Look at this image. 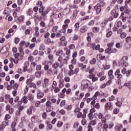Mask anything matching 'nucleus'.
I'll use <instances>...</instances> for the list:
<instances>
[{"instance_id":"obj_1","label":"nucleus","mask_w":131,"mask_h":131,"mask_svg":"<svg viewBox=\"0 0 131 131\" xmlns=\"http://www.w3.org/2000/svg\"><path fill=\"white\" fill-rule=\"evenodd\" d=\"M91 82L89 80H83L81 82V89L82 91H85L90 86Z\"/></svg>"},{"instance_id":"obj_2","label":"nucleus","mask_w":131,"mask_h":131,"mask_svg":"<svg viewBox=\"0 0 131 131\" xmlns=\"http://www.w3.org/2000/svg\"><path fill=\"white\" fill-rule=\"evenodd\" d=\"M102 5L99 3L97 4L96 6L94 7V11L96 12V15H99L102 11Z\"/></svg>"},{"instance_id":"obj_3","label":"nucleus","mask_w":131,"mask_h":131,"mask_svg":"<svg viewBox=\"0 0 131 131\" xmlns=\"http://www.w3.org/2000/svg\"><path fill=\"white\" fill-rule=\"evenodd\" d=\"M46 106L47 107V112H50V111H52V110L54 109V107L52 106V102H51L50 100L47 101Z\"/></svg>"},{"instance_id":"obj_4","label":"nucleus","mask_w":131,"mask_h":131,"mask_svg":"<svg viewBox=\"0 0 131 131\" xmlns=\"http://www.w3.org/2000/svg\"><path fill=\"white\" fill-rule=\"evenodd\" d=\"M24 55V52L22 53H17L14 55V58L18 61V60H22L23 59V56Z\"/></svg>"},{"instance_id":"obj_5","label":"nucleus","mask_w":131,"mask_h":131,"mask_svg":"<svg viewBox=\"0 0 131 131\" xmlns=\"http://www.w3.org/2000/svg\"><path fill=\"white\" fill-rule=\"evenodd\" d=\"M98 118L99 119H101L102 123H106V118L104 117V115L100 113L98 114Z\"/></svg>"},{"instance_id":"obj_6","label":"nucleus","mask_w":131,"mask_h":131,"mask_svg":"<svg viewBox=\"0 0 131 131\" xmlns=\"http://www.w3.org/2000/svg\"><path fill=\"white\" fill-rule=\"evenodd\" d=\"M127 60H128V58L126 56H123L121 60V63L123 64V66L124 67H126V62H127Z\"/></svg>"},{"instance_id":"obj_7","label":"nucleus","mask_w":131,"mask_h":131,"mask_svg":"<svg viewBox=\"0 0 131 131\" xmlns=\"http://www.w3.org/2000/svg\"><path fill=\"white\" fill-rule=\"evenodd\" d=\"M36 93L37 99H41V98L45 96V93H43V92H41L40 90L39 89L36 91Z\"/></svg>"},{"instance_id":"obj_8","label":"nucleus","mask_w":131,"mask_h":131,"mask_svg":"<svg viewBox=\"0 0 131 131\" xmlns=\"http://www.w3.org/2000/svg\"><path fill=\"white\" fill-rule=\"evenodd\" d=\"M6 111H9V114H13L14 113V108H11V105L8 104L6 107Z\"/></svg>"},{"instance_id":"obj_9","label":"nucleus","mask_w":131,"mask_h":131,"mask_svg":"<svg viewBox=\"0 0 131 131\" xmlns=\"http://www.w3.org/2000/svg\"><path fill=\"white\" fill-rule=\"evenodd\" d=\"M115 76H116L117 78H122V75L120 74V70L117 69L114 73Z\"/></svg>"},{"instance_id":"obj_10","label":"nucleus","mask_w":131,"mask_h":131,"mask_svg":"<svg viewBox=\"0 0 131 131\" xmlns=\"http://www.w3.org/2000/svg\"><path fill=\"white\" fill-rule=\"evenodd\" d=\"M117 50L116 49H114V50H112L111 48H108L105 50V53L106 54H108V55H110L111 53H116V51Z\"/></svg>"},{"instance_id":"obj_11","label":"nucleus","mask_w":131,"mask_h":131,"mask_svg":"<svg viewBox=\"0 0 131 131\" xmlns=\"http://www.w3.org/2000/svg\"><path fill=\"white\" fill-rule=\"evenodd\" d=\"M72 7H73V6L71 4H68L67 5V8L64 10V12H67L66 13L67 15L69 14V12L71 11L70 9H71Z\"/></svg>"},{"instance_id":"obj_12","label":"nucleus","mask_w":131,"mask_h":131,"mask_svg":"<svg viewBox=\"0 0 131 131\" xmlns=\"http://www.w3.org/2000/svg\"><path fill=\"white\" fill-rule=\"evenodd\" d=\"M49 83H50V79L46 78H44L42 86H49V85H50Z\"/></svg>"},{"instance_id":"obj_13","label":"nucleus","mask_w":131,"mask_h":131,"mask_svg":"<svg viewBox=\"0 0 131 131\" xmlns=\"http://www.w3.org/2000/svg\"><path fill=\"white\" fill-rule=\"evenodd\" d=\"M105 107L106 108V109H108V110L111 111L113 109V105L111 102H107L106 103Z\"/></svg>"},{"instance_id":"obj_14","label":"nucleus","mask_w":131,"mask_h":131,"mask_svg":"<svg viewBox=\"0 0 131 131\" xmlns=\"http://www.w3.org/2000/svg\"><path fill=\"white\" fill-rule=\"evenodd\" d=\"M87 47H91L92 50H95V47H96V43L89 41L87 43Z\"/></svg>"},{"instance_id":"obj_15","label":"nucleus","mask_w":131,"mask_h":131,"mask_svg":"<svg viewBox=\"0 0 131 131\" xmlns=\"http://www.w3.org/2000/svg\"><path fill=\"white\" fill-rule=\"evenodd\" d=\"M122 128H123L122 125L120 124H118L115 127V131H121V129H122Z\"/></svg>"},{"instance_id":"obj_16","label":"nucleus","mask_w":131,"mask_h":131,"mask_svg":"<svg viewBox=\"0 0 131 131\" xmlns=\"http://www.w3.org/2000/svg\"><path fill=\"white\" fill-rule=\"evenodd\" d=\"M28 67H29V62L28 61H26L25 62V67H24V69L23 70V72L27 71Z\"/></svg>"},{"instance_id":"obj_17","label":"nucleus","mask_w":131,"mask_h":131,"mask_svg":"<svg viewBox=\"0 0 131 131\" xmlns=\"http://www.w3.org/2000/svg\"><path fill=\"white\" fill-rule=\"evenodd\" d=\"M108 75L110 79H113L114 76L113 75V70H110L108 72Z\"/></svg>"},{"instance_id":"obj_18","label":"nucleus","mask_w":131,"mask_h":131,"mask_svg":"<svg viewBox=\"0 0 131 131\" xmlns=\"http://www.w3.org/2000/svg\"><path fill=\"white\" fill-rule=\"evenodd\" d=\"M111 14L114 18H117V17H118V12H116L115 10L112 11Z\"/></svg>"},{"instance_id":"obj_19","label":"nucleus","mask_w":131,"mask_h":131,"mask_svg":"<svg viewBox=\"0 0 131 131\" xmlns=\"http://www.w3.org/2000/svg\"><path fill=\"white\" fill-rule=\"evenodd\" d=\"M39 119V117L38 116H33L31 118V120L33 122H37Z\"/></svg>"},{"instance_id":"obj_20","label":"nucleus","mask_w":131,"mask_h":131,"mask_svg":"<svg viewBox=\"0 0 131 131\" xmlns=\"http://www.w3.org/2000/svg\"><path fill=\"white\" fill-rule=\"evenodd\" d=\"M87 30L88 27H86L85 26H84L81 29H80V32H81V33H84L86 32Z\"/></svg>"},{"instance_id":"obj_21","label":"nucleus","mask_w":131,"mask_h":131,"mask_svg":"<svg viewBox=\"0 0 131 131\" xmlns=\"http://www.w3.org/2000/svg\"><path fill=\"white\" fill-rule=\"evenodd\" d=\"M43 10L41 11H40V9H39V13H41V16H42L43 17H45V16H46L48 14H49V10H46L45 11H43Z\"/></svg>"},{"instance_id":"obj_22","label":"nucleus","mask_w":131,"mask_h":131,"mask_svg":"<svg viewBox=\"0 0 131 131\" xmlns=\"http://www.w3.org/2000/svg\"><path fill=\"white\" fill-rule=\"evenodd\" d=\"M28 97L26 96H24L21 98V101L24 104H27L28 103Z\"/></svg>"},{"instance_id":"obj_23","label":"nucleus","mask_w":131,"mask_h":131,"mask_svg":"<svg viewBox=\"0 0 131 131\" xmlns=\"http://www.w3.org/2000/svg\"><path fill=\"white\" fill-rule=\"evenodd\" d=\"M53 128V125L50 123V122H47V126L46 129L47 130H51Z\"/></svg>"},{"instance_id":"obj_24","label":"nucleus","mask_w":131,"mask_h":131,"mask_svg":"<svg viewBox=\"0 0 131 131\" xmlns=\"http://www.w3.org/2000/svg\"><path fill=\"white\" fill-rule=\"evenodd\" d=\"M70 50L68 49H66V54L67 55V59H69V56L70 55Z\"/></svg>"},{"instance_id":"obj_25","label":"nucleus","mask_w":131,"mask_h":131,"mask_svg":"<svg viewBox=\"0 0 131 131\" xmlns=\"http://www.w3.org/2000/svg\"><path fill=\"white\" fill-rule=\"evenodd\" d=\"M48 86H42L43 92L45 93H49L50 89H49Z\"/></svg>"},{"instance_id":"obj_26","label":"nucleus","mask_w":131,"mask_h":131,"mask_svg":"<svg viewBox=\"0 0 131 131\" xmlns=\"http://www.w3.org/2000/svg\"><path fill=\"white\" fill-rule=\"evenodd\" d=\"M27 97L29 100V101H33V100L34 99V96L32 94H30L29 95H28V96H27Z\"/></svg>"},{"instance_id":"obj_27","label":"nucleus","mask_w":131,"mask_h":131,"mask_svg":"<svg viewBox=\"0 0 131 131\" xmlns=\"http://www.w3.org/2000/svg\"><path fill=\"white\" fill-rule=\"evenodd\" d=\"M75 31L77 32L79 30V23H77L75 24Z\"/></svg>"},{"instance_id":"obj_28","label":"nucleus","mask_w":131,"mask_h":131,"mask_svg":"<svg viewBox=\"0 0 131 131\" xmlns=\"http://www.w3.org/2000/svg\"><path fill=\"white\" fill-rule=\"evenodd\" d=\"M9 60H10V62H11V63H15V64H18V59L15 60V59H14L12 57H10L9 58Z\"/></svg>"},{"instance_id":"obj_29","label":"nucleus","mask_w":131,"mask_h":131,"mask_svg":"<svg viewBox=\"0 0 131 131\" xmlns=\"http://www.w3.org/2000/svg\"><path fill=\"white\" fill-rule=\"evenodd\" d=\"M98 96H100V93L99 92V91H97L95 93L94 96L93 97V99L94 100H97Z\"/></svg>"},{"instance_id":"obj_30","label":"nucleus","mask_w":131,"mask_h":131,"mask_svg":"<svg viewBox=\"0 0 131 131\" xmlns=\"http://www.w3.org/2000/svg\"><path fill=\"white\" fill-rule=\"evenodd\" d=\"M90 63L91 64V65H94V64L97 63V59H96L95 58H93L91 60H90Z\"/></svg>"},{"instance_id":"obj_31","label":"nucleus","mask_w":131,"mask_h":131,"mask_svg":"<svg viewBox=\"0 0 131 131\" xmlns=\"http://www.w3.org/2000/svg\"><path fill=\"white\" fill-rule=\"evenodd\" d=\"M58 82H59V88H60V89H62V88L64 87V84L62 81V79L59 80L58 81Z\"/></svg>"},{"instance_id":"obj_32","label":"nucleus","mask_w":131,"mask_h":131,"mask_svg":"<svg viewBox=\"0 0 131 131\" xmlns=\"http://www.w3.org/2000/svg\"><path fill=\"white\" fill-rule=\"evenodd\" d=\"M78 66L82 68V69H85V68H86V65H83V63H79Z\"/></svg>"},{"instance_id":"obj_33","label":"nucleus","mask_w":131,"mask_h":131,"mask_svg":"<svg viewBox=\"0 0 131 131\" xmlns=\"http://www.w3.org/2000/svg\"><path fill=\"white\" fill-rule=\"evenodd\" d=\"M51 18H52V19H57V18H58V14L53 12L52 15L51 16Z\"/></svg>"},{"instance_id":"obj_34","label":"nucleus","mask_w":131,"mask_h":131,"mask_svg":"<svg viewBox=\"0 0 131 131\" xmlns=\"http://www.w3.org/2000/svg\"><path fill=\"white\" fill-rule=\"evenodd\" d=\"M35 75L36 77L39 78L40 77V75H41V72L38 71L35 73Z\"/></svg>"},{"instance_id":"obj_35","label":"nucleus","mask_w":131,"mask_h":131,"mask_svg":"<svg viewBox=\"0 0 131 131\" xmlns=\"http://www.w3.org/2000/svg\"><path fill=\"white\" fill-rule=\"evenodd\" d=\"M107 23H108V20L107 19L104 20L101 24V27H105Z\"/></svg>"},{"instance_id":"obj_36","label":"nucleus","mask_w":131,"mask_h":131,"mask_svg":"<svg viewBox=\"0 0 131 131\" xmlns=\"http://www.w3.org/2000/svg\"><path fill=\"white\" fill-rule=\"evenodd\" d=\"M56 56H61V55H63V50H58L56 52Z\"/></svg>"},{"instance_id":"obj_37","label":"nucleus","mask_w":131,"mask_h":131,"mask_svg":"<svg viewBox=\"0 0 131 131\" xmlns=\"http://www.w3.org/2000/svg\"><path fill=\"white\" fill-rule=\"evenodd\" d=\"M96 120H92L90 122L89 125H90V126H92V125H96Z\"/></svg>"},{"instance_id":"obj_38","label":"nucleus","mask_w":131,"mask_h":131,"mask_svg":"<svg viewBox=\"0 0 131 131\" xmlns=\"http://www.w3.org/2000/svg\"><path fill=\"white\" fill-rule=\"evenodd\" d=\"M86 112H88V108H85L83 110L84 115H82V118H85L86 116Z\"/></svg>"},{"instance_id":"obj_39","label":"nucleus","mask_w":131,"mask_h":131,"mask_svg":"<svg viewBox=\"0 0 131 131\" xmlns=\"http://www.w3.org/2000/svg\"><path fill=\"white\" fill-rule=\"evenodd\" d=\"M42 66L40 64H37L36 68V71H40L41 70Z\"/></svg>"},{"instance_id":"obj_40","label":"nucleus","mask_w":131,"mask_h":131,"mask_svg":"<svg viewBox=\"0 0 131 131\" xmlns=\"http://www.w3.org/2000/svg\"><path fill=\"white\" fill-rule=\"evenodd\" d=\"M57 127H62L63 126V122L58 121L57 124Z\"/></svg>"},{"instance_id":"obj_41","label":"nucleus","mask_w":131,"mask_h":131,"mask_svg":"<svg viewBox=\"0 0 131 131\" xmlns=\"http://www.w3.org/2000/svg\"><path fill=\"white\" fill-rule=\"evenodd\" d=\"M93 32H95V33H97V32H99L100 31V29L98 27H94L93 29Z\"/></svg>"},{"instance_id":"obj_42","label":"nucleus","mask_w":131,"mask_h":131,"mask_svg":"<svg viewBox=\"0 0 131 131\" xmlns=\"http://www.w3.org/2000/svg\"><path fill=\"white\" fill-rule=\"evenodd\" d=\"M53 68L57 69L59 67V62H56L52 66Z\"/></svg>"},{"instance_id":"obj_43","label":"nucleus","mask_w":131,"mask_h":131,"mask_svg":"<svg viewBox=\"0 0 131 131\" xmlns=\"http://www.w3.org/2000/svg\"><path fill=\"white\" fill-rule=\"evenodd\" d=\"M34 35L35 36H36V37H38L39 36V32H38V28H37V30L34 33Z\"/></svg>"},{"instance_id":"obj_44","label":"nucleus","mask_w":131,"mask_h":131,"mask_svg":"<svg viewBox=\"0 0 131 131\" xmlns=\"http://www.w3.org/2000/svg\"><path fill=\"white\" fill-rule=\"evenodd\" d=\"M16 125H17V123H16V122L15 121L13 122L11 124V128H15V127H16Z\"/></svg>"},{"instance_id":"obj_45","label":"nucleus","mask_w":131,"mask_h":131,"mask_svg":"<svg viewBox=\"0 0 131 131\" xmlns=\"http://www.w3.org/2000/svg\"><path fill=\"white\" fill-rule=\"evenodd\" d=\"M68 74L69 76H72V75L73 74H74V70H70L68 72Z\"/></svg>"},{"instance_id":"obj_46","label":"nucleus","mask_w":131,"mask_h":131,"mask_svg":"<svg viewBox=\"0 0 131 131\" xmlns=\"http://www.w3.org/2000/svg\"><path fill=\"white\" fill-rule=\"evenodd\" d=\"M58 85V83L56 81H54L52 83V89H55Z\"/></svg>"},{"instance_id":"obj_47","label":"nucleus","mask_w":131,"mask_h":131,"mask_svg":"<svg viewBox=\"0 0 131 131\" xmlns=\"http://www.w3.org/2000/svg\"><path fill=\"white\" fill-rule=\"evenodd\" d=\"M32 82V79H27L26 83L28 85H30V84Z\"/></svg>"},{"instance_id":"obj_48","label":"nucleus","mask_w":131,"mask_h":131,"mask_svg":"<svg viewBox=\"0 0 131 131\" xmlns=\"http://www.w3.org/2000/svg\"><path fill=\"white\" fill-rule=\"evenodd\" d=\"M38 4L40 7V8H42V10H45V7H43V6H42V2H41V1H38Z\"/></svg>"},{"instance_id":"obj_49","label":"nucleus","mask_w":131,"mask_h":131,"mask_svg":"<svg viewBox=\"0 0 131 131\" xmlns=\"http://www.w3.org/2000/svg\"><path fill=\"white\" fill-rule=\"evenodd\" d=\"M53 89L54 90V93H59V92H60V89L58 87H54Z\"/></svg>"},{"instance_id":"obj_50","label":"nucleus","mask_w":131,"mask_h":131,"mask_svg":"<svg viewBox=\"0 0 131 131\" xmlns=\"http://www.w3.org/2000/svg\"><path fill=\"white\" fill-rule=\"evenodd\" d=\"M77 16V11H74L73 16V20H74Z\"/></svg>"},{"instance_id":"obj_51","label":"nucleus","mask_w":131,"mask_h":131,"mask_svg":"<svg viewBox=\"0 0 131 131\" xmlns=\"http://www.w3.org/2000/svg\"><path fill=\"white\" fill-rule=\"evenodd\" d=\"M116 47L117 48V49H121L122 48V46L120 45V43L119 42L116 43Z\"/></svg>"},{"instance_id":"obj_52","label":"nucleus","mask_w":131,"mask_h":131,"mask_svg":"<svg viewBox=\"0 0 131 131\" xmlns=\"http://www.w3.org/2000/svg\"><path fill=\"white\" fill-rule=\"evenodd\" d=\"M64 80L66 82H70V78L69 77H65L64 78Z\"/></svg>"},{"instance_id":"obj_53","label":"nucleus","mask_w":131,"mask_h":131,"mask_svg":"<svg viewBox=\"0 0 131 131\" xmlns=\"http://www.w3.org/2000/svg\"><path fill=\"white\" fill-rule=\"evenodd\" d=\"M40 101H37L35 104V107H39L40 106Z\"/></svg>"},{"instance_id":"obj_54","label":"nucleus","mask_w":131,"mask_h":131,"mask_svg":"<svg viewBox=\"0 0 131 131\" xmlns=\"http://www.w3.org/2000/svg\"><path fill=\"white\" fill-rule=\"evenodd\" d=\"M11 118V115H10L9 114H6L5 117V119L6 120H8L9 119H10Z\"/></svg>"},{"instance_id":"obj_55","label":"nucleus","mask_w":131,"mask_h":131,"mask_svg":"<svg viewBox=\"0 0 131 131\" xmlns=\"http://www.w3.org/2000/svg\"><path fill=\"white\" fill-rule=\"evenodd\" d=\"M58 28H59V27H58V26L53 27V29H52L53 32H56Z\"/></svg>"},{"instance_id":"obj_56","label":"nucleus","mask_w":131,"mask_h":131,"mask_svg":"<svg viewBox=\"0 0 131 131\" xmlns=\"http://www.w3.org/2000/svg\"><path fill=\"white\" fill-rule=\"evenodd\" d=\"M97 56L101 59V60H104L105 59V56H102V54H98Z\"/></svg>"},{"instance_id":"obj_57","label":"nucleus","mask_w":131,"mask_h":131,"mask_svg":"<svg viewBox=\"0 0 131 131\" xmlns=\"http://www.w3.org/2000/svg\"><path fill=\"white\" fill-rule=\"evenodd\" d=\"M60 45L61 46H63L64 47L65 46H67V42H66V41H61Z\"/></svg>"},{"instance_id":"obj_58","label":"nucleus","mask_w":131,"mask_h":131,"mask_svg":"<svg viewBox=\"0 0 131 131\" xmlns=\"http://www.w3.org/2000/svg\"><path fill=\"white\" fill-rule=\"evenodd\" d=\"M126 36V34L125 33H122L120 35L121 38H125Z\"/></svg>"},{"instance_id":"obj_59","label":"nucleus","mask_w":131,"mask_h":131,"mask_svg":"<svg viewBox=\"0 0 131 131\" xmlns=\"http://www.w3.org/2000/svg\"><path fill=\"white\" fill-rule=\"evenodd\" d=\"M27 114L30 115L32 113V110H31V107H30L29 109L27 110Z\"/></svg>"},{"instance_id":"obj_60","label":"nucleus","mask_w":131,"mask_h":131,"mask_svg":"<svg viewBox=\"0 0 131 131\" xmlns=\"http://www.w3.org/2000/svg\"><path fill=\"white\" fill-rule=\"evenodd\" d=\"M88 118H89V119L90 120H92L93 119V114H92L91 113L88 114Z\"/></svg>"},{"instance_id":"obj_61","label":"nucleus","mask_w":131,"mask_h":131,"mask_svg":"<svg viewBox=\"0 0 131 131\" xmlns=\"http://www.w3.org/2000/svg\"><path fill=\"white\" fill-rule=\"evenodd\" d=\"M130 73H131L130 70H128V71H127L125 73L126 76H127V77L129 76V75H130Z\"/></svg>"},{"instance_id":"obj_62","label":"nucleus","mask_w":131,"mask_h":131,"mask_svg":"<svg viewBox=\"0 0 131 131\" xmlns=\"http://www.w3.org/2000/svg\"><path fill=\"white\" fill-rule=\"evenodd\" d=\"M45 53L47 54H51V49L47 48L45 51Z\"/></svg>"},{"instance_id":"obj_63","label":"nucleus","mask_w":131,"mask_h":131,"mask_svg":"<svg viewBox=\"0 0 131 131\" xmlns=\"http://www.w3.org/2000/svg\"><path fill=\"white\" fill-rule=\"evenodd\" d=\"M35 47V43H33L32 44H30L29 49L30 50H32V49H33V48H34Z\"/></svg>"},{"instance_id":"obj_64","label":"nucleus","mask_w":131,"mask_h":131,"mask_svg":"<svg viewBox=\"0 0 131 131\" xmlns=\"http://www.w3.org/2000/svg\"><path fill=\"white\" fill-rule=\"evenodd\" d=\"M126 42H129V41H131V37L130 36H128L125 39Z\"/></svg>"}]
</instances>
